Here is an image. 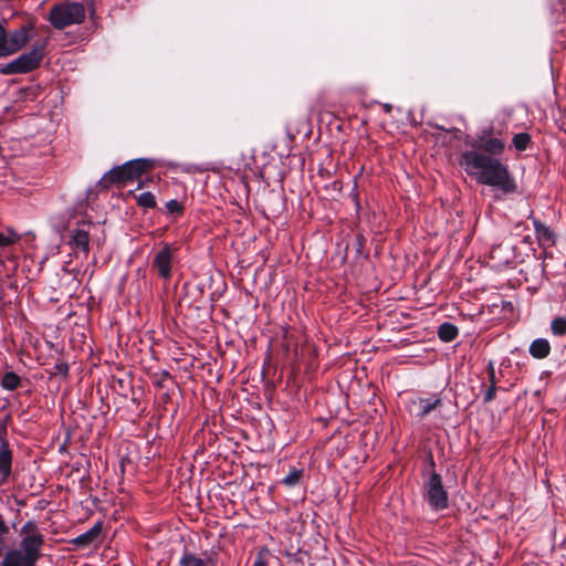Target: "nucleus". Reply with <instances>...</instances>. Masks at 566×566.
Masks as SVG:
<instances>
[{"label":"nucleus","mask_w":566,"mask_h":566,"mask_svg":"<svg viewBox=\"0 0 566 566\" xmlns=\"http://www.w3.org/2000/svg\"><path fill=\"white\" fill-rule=\"evenodd\" d=\"M271 557V553L266 548H261L253 560V566H268L269 558Z\"/></svg>","instance_id":"c756f323"},{"label":"nucleus","mask_w":566,"mask_h":566,"mask_svg":"<svg viewBox=\"0 0 566 566\" xmlns=\"http://www.w3.org/2000/svg\"><path fill=\"white\" fill-rule=\"evenodd\" d=\"M459 165L479 185L499 189L504 195L514 193L517 190L509 166L496 157L478 150H467L460 155Z\"/></svg>","instance_id":"f03ea898"},{"label":"nucleus","mask_w":566,"mask_h":566,"mask_svg":"<svg viewBox=\"0 0 566 566\" xmlns=\"http://www.w3.org/2000/svg\"><path fill=\"white\" fill-rule=\"evenodd\" d=\"M459 165L479 185L499 189L504 195L514 193L517 190L509 166L496 157L478 150H467L460 155Z\"/></svg>","instance_id":"f257e3e1"},{"label":"nucleus","mask_w":566,"mask_h":566,"mask_svg":"<svg viewBox=\"0 0 566 566\" xmlns=\"http://www.w3.org/2000/svg\"><path fill=\"white\" fill-rule=\"evenodd\" d=\"M418 405H419V411L417 412V417L419 419H423L431 411H433L441 405V399L440 398H434V399L420 398Z\"/></svg>","instance_id":"a211bd4d"},{"label":"nucleus","mask_w":566,"mask_h":566,"mask_svg":"<svg viewBox=\"0 0 566 566\" xmlns=\"http://www.w3.org/2000/svg\"><path fill=\"white\" fill-rule=\"evenodd\" d=\"M166 208H167L168 212H170V213H180L181 210H182V207H181L180 202H178L175 199L169 200L166 203Z\"/></svg>","instance_id":"f704fd0d"},{"label":"nucleus","mask_w":566,"mask_h":566,"mask_svg":"<svg viewBox=\"0 0 566 566\" xmlns=\"http://www.w3.org/2000/svg\"><path fill=\"white\" fill-rule=\"evenodd\" d=\"M528 352L533 358L544 359L551 354V344L546 338H536L531 343Z\"/></svg>","instance_id":"dca6fc26"},{"label":"nucleus","mask_w":566,"mask_h":566,"mask_svg":"<svg viewBox=\"0 0 566 566\" xmlns=\"http://www.w3.org/2000/svg\"><path fill=\"white\" fill-rule=\"evenodd\" d=\"M6 39H7V31L3 28V25L0 23V57H6V52H7Z\"/></svg>","instance_id":"473e14b6"},{"label":"nucleus","mask_w":566,"mask_h":566,"mask_svg":"<svg viewBox=\"0 0 566 566\" xmlns=\"http://www.w3.org/2000/svg\"><path fill=\"white\" fill-rule=\"evenodd\" d=\"M497 389L499 388H497L496 384H490V386L483 397L484 403H489L495 399Z\"/></svg>","instance_id":"2f4dec72"},{"label":"nucleus","mask_w":566,"mask_h":566,"mask_svg":"<svg viewBox=\"0 0 566 566\" xmlns=\"http://www.w3.org/2000/svg\"><path fill=\"white\" fill-rule=\"evenodd\" d=\"M531 135L528 133H518L515 134L512 138L513 147L517 151H524L526 150L531 145Z\"/></svg>","instance_id":"5701e85b"},{"label":"nucleus","mask_w":566,"mask_h":566,"mask_svg":"<svg viewBox=\"0 0 566 566\" xmlns=\"http://www.w3.org/2000/svg\"><path fill=\"white\" fill-rule=\"evenodd\" d=\"M0 566H35L30 559H25V555L19 549H10L4 555Z\"/></svg>","instance_id":"2eb2a0df"},{"label":"nucleus","mask_w":566,"mask_h":566,"mask_svg":"<svg viewBox=\"0 0 566 566\" xmlns=\"http://www.w3.org/2000/svg\"><path fill=\"white\" fill-rule=\"evenodd\" d=\"M478 256L494 271H503L515 258L514 250H484V253Z\"/></svg>","instance_id":"0eeeda50"},{"label":"nucleus","mask_w":566,"mask_h":566,"mask_svg":"<svg viewBox=\"0 0 566 566\" xmlns=\"http://www.w3.org/2000/svg\"><path fill=\"white\" fill-rule=\"evenodd\" d=\"M303 476V471L300 469H293L289 472V474L282 480V483L289 488L296 486L300 484L301 479Z\"/></svg>","instance_id":"393cba45"},{"label":"nucleus","mask_w":566,"mask_h":566,"mask_svg":"<svg viewBox=\"0 0 566 566\" xmlns=\"http://www.w3.org/2000/svg\"><path fill=\"white\" fill-rule=\"evenodd\" d=\"M153 168V161L144 158L128 160L125 164L108 170L99 180L103 187L114 184H124L140 178V176Z\"/></svg>","instance_id":"7ed1b4c3"},{"label":"nucleus","mask_w":566,"mask_h":566,"mask_svg":"<svg viewBox=\"0 0 566 566\" xmlns=\"http://www.w3.org/2000/svg\"><path fill=\"white\" fill-rule=\"evenodd\" d=\"M217 560H218V558H217V553L214 552V559H213V563L216 564V563H217Z\"/></svg>","instance_id":"37998d69"},{"label":"nucleus","mask_w":566,"mask_h":566,"mask_svg":"<svg viewBox=\"0 0 566 566\" xmlns=\"http://www.w3.org/2000/svg\"><path fill=\"white\" fill-rule=\"evenodd\" d=\"M22 237L12 229L0 232V247L21 244Z\"/></svg>","instance_id":"4be33fe9"},{"label":"nucleus","mask_w":566,"mask_h":566,"mask_svg":"<svg viewBox=\"0 0 566 566\" xmlns=\"http://www.w3.org/2000/svg\"><path fill=\"white\" fill-rule=\"evenodd\" d=\"M43 57L44 44H41L14 59L19 74H24L35 70L40 65Z\"/></svg>","instance_id":"6e6552de"},{"label":"nucleus","mask_w":566,"mask_h":566,"mask_svg":"<svg viewBox=\"0 0 566 566\" xmlns=\"http://www.w3.org/2000/svg\"><path fill=\"white\" fill-rule=\"evenodd\" d=\"M536 234L541 247L547 248L555 244L554 234L547 227L537 224Z\"/></svg>","instance_id":"aec40b11"},{"label":"nucleus","mask_w":566,"mask_h":566,"mask_svg":"<svg viewBox=\"0 0 566 566\" xmlns=\"http://www.w3.org/2000/svg\"><path fill=\"white\" fill-rule=\"evenodd\" d=\"M116 382H117L119 389H124L125 388V381L123 379H117Z\"/></svg>","instance_id":"a19ab883"},{"label":"nucleus","mask_w":566,"mask_h":566,"mask_svg":"<svg viewBox=\"0 0 566 566\" xmlns=\"http://www.w3.org/2000/svg\"><path fill=\"white\" fill-rule=\"evenodd\" d=\"M30 38H31V29L28 27H22L18 30H14L10 34L7 33L6 56H9V55L18 52L21 48H23L29 42Z\"/></svg>","instance_id":"f8f14e48"},{"label":"nucleus","mask_w":566,"mask_h":566,"mask_svg":"<svg viewBox=\"0 0 566 566\" xmlns=\"http://www.w3.org/2000/svg\"><path fill=\"white\" fill-rule=\"evenodd\" d=\"M0 73L3 75L19 74L15 60H12L3 65H0Z\"/></svg>","instance_id":"7c9ffc66"},{"label":"nucleus","mask_w":566,"mask_h":566,"mask_svg":"<svg viewBox=\"0 0 566 566\" xmlns=\"http://www.w3.org/2000/svg\"><path fill=\"white\" fill-rule=\"evenodd\" d=\"M455 259H459V258H462V255H460V253L458 252L457 255L454 256Z\"/></svg>","instance_id":"c03bdc74"},{"label":"nucleus","mask_w":566,"mask_h":566,"mask_svg":"<svg viewBox=\"0 0 566 566\" xmlns=\"http://www.w3.org/2000/svg\"><path fill=\"white\" fill-rule=\"evenodd\" d=\"M20 534L22 537L24 536H34V535H43L39 530V526L35 521H28L23 524L20 530Z\"/></svg>","instance_id":"a878e982"},{"label":"nucleus","mask_w":566,"mask_h":566,"mask_svg":"<svg viewBox=\"0 0 566 566\" xmlns=\"http://www.w3.org/2000/svg\"><path fill=\"white\" fill-rule=\"evenodd\" d=\"M432 472H437L436 461H434L432 452L428 451L427 459H426V465L422 469V476H424L427 479L432 474Z\"/></svg>","instance_id":"cd10ccee"},{"label":"nucleus","mask_w":566,"mask_h":566,"mask_svg":"<svg viewBox=\"0 0 566 566\" xmlns=\"http://www.w3.org/2000/svg\"><path fill=\"white\" fill-rule=\"evenodd\" d=\"M12 457V450L7 439V428L2 426L0 428V474L3 482L11 475Z\"/></svg>","instance_id":"9d476101"},{"label":"nucleus","mask_w":566,"mask_h":566,"mask_svg":"<svg viewBox=\"0 0 566 566\" xmlns=\"http://www.w3.org/2000/svg\"><path fill=\"white\" fill-rule=\"evenodd\" d=\"M10 533L9 526L6 524L3 516L0 514V557L6 548V536Z\"/></svg>","instance_id":"c85d7f7f"},{"label":"nucleus","mask_w":566,"mask_h":566,"mask_svg":"<svg viewBox=\"0 0 566 566\" xmlns=\"http://www.w3.org/2000/svg\"><path fill=\"white\" fill-rule=\"evenodd\" d=\"M551 332L554 336H565L566 335V317L557 316L551 322Z\"/></svg>","instance_id":"b1692460"},{"label":"nucleus","mask_w":566,"mask_h":566,"mask_svg":"<svg viewBox=\"0 0 566 566\" xmlns=\"http://www.w3.org/2000/svg\"><path fill=\"white\" fill-rule=\"evenodd\" d=\"M85 19V9L81 3L55 4L50 10L49 20L51 24L62 30L72 24L82 23Z\"/></svg>","instance_id":"39448f33"},{"label":"nucleus","mask_w":566,"mask_h":566,"mask_svg":"<svg viewBox=\"0 0 566 566\" xmlns=\"http://www.w3.org/2000/svg\"><path fill=\"white\" fill-rule=\"evenodd\" d=\"M220 468L218 467L217 469H214V478H213V481L217 482V486L221 490H226V486H231L233 483L231 481H227L226 480V476H224V470H222V480H223V483L219 482L218 479H217V471H219Z\"/></svg>","instance_id":"c9c22d12"},{"label":"nucleus","mask_w":566,"mask_h":566,"mask_svg":"<svg viewBox=\"0 0 566 566\" xmlns=\"http://www.w3.org/2000/svg\"><path fill=\"white\" fill-rule=\"evenodd\" d=\"M69 369H70V367H69L67 363H57L54 366V370H55L54 374L63 376V377H67Z\"/></svg>","instance_id":"72a5a7b5"},{"label":"nucleus","mask_w":566,"mask_h":566,"mask_svg":"<svg viewBox=\"0 0 566 566\" xmlns=\"http://www.w3.org/2000/svg\"><path fill=\"white\" fill-rule=\"evenodd\" d=\"M337 256L339 258L340 262H344L347 258V250H338Z\"/></svg>","instance_id":"4c0bfd02"},{"label":"nucleus","mask_w":566,"mask_h":566,"mask_svg":"<svg viewBox=\"0 0 566 566\" xmlns=\"http://www.w3.org/2000/svg\"><path fill=\"white\" fill-rule=\"evenodd\" d=\"M44 545V535L24 536L20 542V552L33 564L42 556L41 549Z\"/></svg>","instance_id":"9b49d317"},{"label":"nucleus","mask_w":566,"mask_h":566,"mask_svg":"<svg viewBox=\"0 0 566 566\" xmlns=\"http://www.w3.org/2000/svg\"><path fill=\"white\" fill-rule=\"evenodd\" d=\"M137 202L144 208H154L156 206L155 196L149 191L140 193L137 198Z\"/></svg>","instance_id":"bb28decb"},{"label":"nucleus","mask_w":566,"mask_h":566,"mask_svg":"<svg viewBox=\"0 0 566 566\" xmlns=\"http://www.w3.org/2000/svg\"><path fill=\"white\" fill-rule=\"evenodd\" d=\"M81 251H82L83 253H85V254H86L88 250L83 249V250H81Z\"/></svg>","instance_id":"a18cd8bd"},{"label":"nucleus","mask_w":566,"mask_h":566,"mask_svg":"<svg viewBox=\"0 0 566 566\" xmlns=\"http://www.w3.org/2000/svg\"><path fill=\"white\" fill-rule=\"evenodd\" d=\"M175 263V256L171 250H158L151 261V269L158 276L165 281L171 277V269Z\"/></svg>","instance_id":"1a4fd4ad"},{"label":"nucleus","mask_w":566,"mask_h":566,"mask_svg":"<svg viewBox=\"0 0 566 566\" xmlns=\"http://www.w3.org/2000/svg\"><path fill=\"white\" fill-rule=\"evenodd\" d=\"M179 565L180 566H212L211 560L209 558L203 559V558L199 557L198 555L190 553V552L184 553V555L181 556V558L179 560Z\"/></svg>","instance_id":"6ab92c4d"},{"label":"nucleus","mask_w":566,"mask_h":566,"mask_svg":"<svg viewBox=\"0 0 566 566\" xmlns=\"http://www.w3.org/2000/svg\"><path fill=\"white\" fill-rule=\"evenodd\" d=\"M214 500H218L221 502V504L224 506L223 501L227 497V495H223L222 493H216L213 494Z\"/></svg>","instance_id":"58836bf2"},{"label":"nucleus","mask_w":566,"mask_h":566,"mask_svg":"<svg viewBox=\"0 0 566 566\" xmlns=\"http://www.w3.org/2000/svg\"><path fill=\"white\" fill-rule=\"evenodd\" d=\"M91 223H83L77 229L72 230V234L67 243L74 245L75 248H87L88 243L91 242Z\"/></svg>","instance_id":"4468645a"},{"label":"nucleus","mask_w":566,"mask_h":566,"mask_svg":"<svg viewBox=\"0 0 566 566\" xmlns=\"http://www.w3.org/2000/svg\"><path fill=\"white\" fill-rule=\"evenodd\" d=\"M422 496L432 511H443L449 506V494L442 483V476L438 472L423 481Z\"/></svg>","instance_id":"20e7f679"},{"label":"nucleus","mask_w":566,"mask_h":566,"mask_svg":"<svg viewBox=\"0 0 566 566\" xmlns=\"http://www.w3.org/2000/svg\"><path fill=\"white\" fill-rule=\"evenodd\" d=\"M207 395L211 396L212 397V388H207Z\"/></svg>","instance_id":"79ce46f5"},{"label":"nucleus","mask_w":566,"mask_h":566,"mask_svg":"<svg viewBox=\"0 0 566 566\" xmlns=\"http://www.w3.org/2000/svg\"><path fill=\"white\" fill-rule=\"evenodd\" d=\"M1 387L6 390H15L21 385V378L14 371H7L1 377Z\"/></svg>","instance_id":"412c9836"},{"label":"nucleus","mask_w":566,"mask_h":566,"mask_svg":"<svg viewBox=\"0 0 566 566\" xmlns=\"http://www.w3.org/2000/svg\"><path fill=\"white\" fill-rule=\"evenodd\" d=\"M473 150L481 151L492 157L500 156L505 150V143L502 138L493 135L491 129L481 130L471 143Z\"/></svg>","instance_id":"423d86ee"},{"label":"nucleus","mask_w":566,"mask_h":566,"mask_svg":"<svg viewBox=\"0 0 566 566\" xmlns=\"http://www.w3.org/2000/svg\"><path fill=\"white\" fill-rule=\"evenodd\" d=\"M548 256H551V253H548V251L546 249H543V250H541V253H539V255L537 258L538 259H541V258L546 259Z\"/></svg>","instance_id":"ea45409f"},{"label":"nucleus","mask_w":566,"mask_h":566,"mask_svg":"<svg viewBox=\"0 0 566 566\" xmlns=\"http://www.w3.org/2000/svg\"><path fill=\"white\" fill-rule=\"evenodd\" d=\"M437 335L440 340L444 343H450L453 342L459 336V328L450 322H444L441 325H439Z\"/></svg>","instance_id":"f3484780"},{"label":"nucleus","mask_w":566,"mask_h":566,"mask_svg":"<svg viewBox=\"0 0 566 566\" xmlns=\"http://www.w3.org/2000/svg\"><path fill=\"white\" fill-rule=\"evenodd\" d=\"M103 532V522H96L88 531L72 538L69 543L77 548H87L94 544Z\"/></svg>","instance_id":"ddd939ff"},{"label":"nucleus","mask_w":566,"mask_h":566,"mask_svg":"<svg viewBox=\"0 0 566 566\" xmlns=\"http://www.w3.org/2000/svg\"><path fill=\"white\" fill-rule=\"evenodd\" d=\"M488 376L490 384H496V377H495V368L493 361H490L488 365Z\"/></svg>","instance_id":"e433bc0d"}]
</instances>
